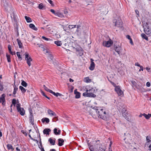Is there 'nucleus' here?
<instances>
[{
    "instance_id": "13d9d810",
    "label": "nucleus",
    "mask_w": 151,
    "mask_h": 151,
    "mask_svg": "<svg viewBox=\"0 0 151 151\" xmlns=\"http://www.w3.org/2000/svg\"><path fill=\"white\" fill-rule=\"evenodd\" d=\"M29 136L31 139L32 140L35 141H37V142H38V141L37 140H36L35 139H33V138L31 137V136L30 134H29Z\"/></svg>"
},
{
    "instance_id": "473e14b6",
    "label": "nucleus",
    "mask_w": 151,
    "mask_h": 151,
    "mask_svg": "<svg viewBox=\"0 0 151 151\" xmlns=\"http://www.w3.org/2000/svg\"><path fill=\"white\" fill-rule=\"evenodd\" d=\"M88 145L90 151H94L93 146L92 145H91L90 143H88Z\"/></svg>"
},
{
    "instance_id": "393cba45",
    "label": "nucleus",
    "mask_w": 151,
    "mask_h": 151,
    "mask_svg": "<svg viewBox=\"0 0 151 151\" xmlns=\"http://www.w3.org/2000/svg\"><path fill=\"white\" fill-rule=\"evenodd\" d=\"M41 121L42 123H44L45 122L46 123H48L50 122V120L48 118H44L42 119Z\"/></svg>"
},
{
    "instance_id": "8fccbe9b",
    "label": "nucleus",
    "mask_w": 151,
    "mask_h": 151,
    "mask_svg": "<svg viewBox=\"0 0 151 151\" xmlns=\"http://www.w3.org/2000/svg\"><path fill=\"white\" fill-rule=\"evenodd\" d=\"M16 101L15 99H13L12 100V104L14 106L16 104Z\"/></svg>"
},
{
    "instance_id": "ddd939ff",
    "label": "nucleus",
    "mask_w": 151,
    "mask_h": 151,
    "mask_svg": "<svg viewBox=\"0 0 151 151\" xmlns=\"http://www.w3.org/2000/svg\"><path fill=\"white\" fill-rule=\"evenodd\" d=\"M47 113L49 115H50V116H56V114L54 112L52 111L50 109H49L48 110Z\"/></svg>"
},
{
    "instance_id": "a211bd4d",
    "label": "nucleus",
    "mask_w": 151,
    "mask_h": 151,
    "mask_svg": "<svg viewBox=\"0 0 151 151\" xmlns=\"http://www.w3.org/2000/svg\"><path fill=\"white\" fill-rule=\"evenodd\" d=\"M95 65L94 62L92 61L91 63L90 67H89V69L91 70H93L95 68Z\"/></svg>"
},
{
    "instance_id": "cd10ccee",
    "label": "nucleus",
    "mask_w": 151,
    "mask_h": 151,
    "mask_svg": "<svg viewBox=\"0 0 151 151\" xmlns=\"http://www.w3.org/2000/svg\"><path fill=\"white\" fill-rule=\"evenodd\" d=\"M143 115L147 119H149L150 117H151V114H148L147 115L145 113H144Z\"/></svg>"
},
{
    "instance_id": "864d4df0",
    "label": "nucleus",
    "mask_w": 151,
    "mask_h": 151,
    "mask_svg": "<svg viewBox=\"0 0 151 151\" xmlns=\"http://www.w3.org/2000/svg\"><path fill=\"white\" fill-rule=\"evenodd\" d=\"M99 150L100 151H105V149L102 147V146H101L100 148L99 149Z\"/></svg>"
},
{
    "instance_id": "c03bdc74",
    "label": "nucleus",
    "mask_w": 151,
    "mask_h": 151,
    "mask_svg": "<svg viewBox=\"0 0 151 151\" xmlns=\"http://www.w3.org/2000/svg\"><path fill=\"white\" fill-rule=\"evenodd\" d=\"M16 53H17V55L18 58L19 59H20L21 60L22 59V58L21 56L20 55V53L19 52H17Z\"/></svg>"
},
{
    "instance_id": "603ef678",
    "label": "nucleus",
    "mask_w": 151,
    "mask_h": 151,
    "mask_svg": "<svg viewBox=\"0 0 151 151\" xmlns=\"http://www.w3.org/2000/svg\"><path fill=\"white\" fill-rule=\"evenodd\" d=\"M58 118L56 116H55V117L53 118L52 119V121L53 122H56V121H58Z\"/></svg>"
},
{
    "instance_id": "7c9ffc66",
    "label": "nucleus",
    "mask_w": 151,
    "mask_h": 151,
    "mask_svg": "<svg viewBox=\"0 0 151 151\" xmlns=\"http://www.w3.org/2000/svg\"><path fill=\"white\" fill-rule=\"evenodd\" d=\"M19 88L23 93H24L26 91V90L22 86H19Z\"/></svg>"
},
{
    "instance_id": "338daca9",
    "label": "nucleus",
    "mask_w": 151,
    "mask_h": 151,
    "mask_svg": "<svg viewBox=\"0 0 151 151\" xmlns=\"http://www.w3.org/2000/svg\"><path fill=\"white\" fill-rule=\"evenodd\" d=\"M126 37L129 40H131V39H132L131 38L130 36H129V35H127L126 36Z\"/></svg>"
},
{
    "instance_id": "09e8293b",
    "label": "nucleus",
    "mask_w": 151,
    "mask_h": 151,
    "mask_svg": "<svg viewBox=\"0 0 151 151\" xmlns=\"http://www.w3.org/2000/svg\"><path fill=\"white\" fill-rule=\"evenodd\" d=\"M50 11L52 13L54 14L55 16L56 15V14L57 13V12H55V11L53 9H51Z\"/></svg>"
},
{
    "instance_id": "0e129e2a",
    "label": "nucleus",
    "mask_w": 151,
    "mask_h": 151,
    "mask_svg": "<svg viewBox=\"0 0 151 151\" xmlns=\"http://www.w3.org/2000/svg\"><path fill=\"white\" fill-rule=\"evenodd\" d=\"M146 85L148 87H150V83L149 82H147L146 83Z\"/></svg>"
},
{
    "instance_id": "f3484780",
    "label": "nucleus",
    "mask_w": 151,
    "mask_h": 151,
    "mask_svg": "<svg viewBox=\"0 0 151 151\" xmlns=\"http://www.w3.org/2000/svg\"><path fill=\"white\" fill-rule=\"evenodd\" d=\"M58 145L60 146H62L63 145L64 142V140L63 139H58Z\"/></svg>"
},
{
    "instance_id": "79ce46f5",
    "label": "nucleus",
    "mask_w": 151,
    "mask_h": 151,
    "mask_svg": "<svg viewBox=\"0 0 151 151\" xmlns=\"http://www.w3.org/2000/svg\"><path fill=\"white\" fill-rule=\"evenodd\" d=\"M14 91L13 93L14 95H15L17 91V90H18V88H17L16 87V86H15V85H14Z\"/></svg>"
},
{
    "instance_id": "1a4fd4ad",
    "label": "nucleus",
    "mask_w": 151,
    "mask_h": 151,
    "mask_svg": "<svg viewBox=\"0 0 151 151\" xmlns=\"http://www.w3.org/2000/svg\"><path fill=\"white\" fill-rule=\"evenodd\" d=\"M5 94H3L0 97V103H2V104L4 105L5 104Z\"/></svg>"
},
{
    "instance_id": "4be33fe9",
    "label": "nucleus",
    "mask_w": 151,
    "mask_h": 151,
    "mask_svg": "<svg viewBox=\"0 0 151 151\" xmlns=\"http://www.w3.org/2000/svg\"><path fill=\"white\" fill-rule=\"evenodd\" d=\"M58 129L57 128H55L53 130L54 134L55 135H59L60 134L61 130L59 129L57 132Z\"/></svg>"
},
{
    "instance_id": "3c124183",
    "label": "nucleus",
    "mask_w": 151,
    "mask_h": 151,
    "mask_svg": "<svg viewBox=\"0 0 151 151\" xmlns=\"http://www.w3.org/2000/svg\"><path fill=\"white\" fill-rule=\"evenodd\" d=\"M81 27V26L80 25H78L77 26V29L76 30V31L78 32H79L80 31V27Z\"/></svg>"
},
{
    "instance_id": "6e6552de",
    "label": "nucleus",
    "mask_w": 151,
    "mask_h": 151,
    "mask_svg": "<svg viewBox=\"0 0 151 151\" xmlns=\"http://www.w3.org/2000/svg\"><path fill=\"white\" fill-rule=\"evenodd\" d=\"M113 44V42L111 40H108L107 41H104L103 42V45L104 46L109 47L111 46Z\"/></svg>"
},
{
    "instance_id": "a19ab883",
    "label": "nucleus",
    "mask_w": 151,
    "mask_h": 151,
    "mask_svg": "<svg viewBox=\"0 0 151 151\" xmlns=\"http://www.w3.org/2000/svg\"><path fill=\"white\" fill-rule=\"evenodd\" d=\"M21 85L24 87H26L27 86V83L24 81V80H22V81Z\"/></svg>"
},
{
    "instance_id": "774afa93",
    "label": "nucleus",
    "mask_w": 151,
    "mask_h": 151,
    "mask_svg": "<svg viewBox=\"0 0 151 151\" xmlns=\"http://www.w3.org/2000/svg\"><path fill=\"white\" fill-rule=\"evenodd\" d=\"M42 39H44V40H46V41H47L48 40V38H46V37H45L43 36L42 37Z\"/></svg>"
},
{
    "instance_id": "bb28decb",
    "label": "nucleus",
    "mask_w": 151,
    "mask_h": 151,
    "mask_svg": "<svg viewBox=\"0 0 151 151\" xmlns=\"http://www.w3.org/2000/svg\"><path fill=\"white\" fill-rule=\"evenodd\" d=\"M48 141L49 142L50 144L52 145H54L55 144V141L53 140L51 138L49 139Z\"/></svg>"
},
{
    "instance_id": "c756f323",
    "label": "nucleus",
    "mask_w": 151,
    "mask_h": 151,
    "mask_svg": "<svg viewBox=\"0 0 151 151\" xmlns=\"http://www.w3.org/2000/svg\"><path fill=\"white\" fill-rule=\"evenodd\" d=\"M38 7L40 9H43L45 8V6L43 5V4L42 3L39 4Z\"/></svg>"
},
{
    "instance_id": "bf43d9fd",
    "label": "nucleus",
    "mask_w": 151,
    "mask_h": 151,
    "mask_svg": "<svg viewBox=\"0 0 151 151\" xmlns=\"http://www.w3.org/2000/svg\"><path fill=\"white\" fill-rule=\"evenodd\" d=\"M39 137H40V146H39V148L40 149H41V148H42V143H41V139H40V134H39Z\"/></svg>"
},
{
    "instance_id": "052dcab7",
    "label": "nucleus",
    "mask_w": 151,
    "mask_h": 151,
    "mask_svg": "<svg viewBox=\"0 0 151 151\" xmlns=\"http://www.w3.org/2000/svg\"><path fill=\"white\" fill-rule=\"evenodd\" d=\"M21 132L25 136H27V133L24 132L23 130H21Z\"/></svg>"
},
{
    "instance_id": "7ed1b4c3",
    "label": "nucleus",
    "mask_w": 151,
    "mask_h": 151,
    "mask_svg": "<svg viewBox=\"0 0 151 151\" xmlns=\"http://www.w3.org/2000/svg\"><path fill=\"white\" fill-rule=\"evenodd\" d=\"M114 26L122 28L123 27L122 22L121 20H117L114 19L113 20Z\"/></svg>"
},
{
    "instance_id": "9d476101",
    "label": "nucleus",
    "mask_w": 151,
    "mask_h": 151,
    "mask_svg": "<svg viewBox=\"0 0 151 151\" xmlns=\"http://www.w3.org/2000/svg\"><path fill=\"white\" fill-rule=\"evenodd\" d=\"M29 113L30 114V116H29V120L30 123L31 124L33 125L34 124V117L33 116V115L32 113V110H30L29 111Z\"/></svg>"
},
{
    "instance_id": "f03ea898",
    "label": "nucleus",
    "mask_w": 151,
    "mask_h": 151,
    "mask_svg": "<svg viewBox=\"0 0 151 151\" xmlns=\"http://www.w3.org/2000/svg\"><path fill=\"white\" fill-rule=\"evenodd\" d=\"M91 109L89 111V114L92 116V117L94 118H96L97 117H98V110H99V107H94L92 108L91 106Z\"/></svg>"
},
{
    "instance_id": "6e6d98bb",
    "label": "nucleus",
    "mask_w": 151,
    "mask_h": 151,
    "mask_svg": "<svg viewBox=\"0 0 151 151\" xmlns=\"http://www.w3.org/2000/svg\"><path fill=\"white\" fill-rule=\"evenodd\" d=\"M47 1L52 5V6H53L54 4H53L52 1L51 0H47Z\"/></svg>"
},
{
    "instance_id": "4c0bfd02",
    "label": "nucleus",
    "mask_w": 151,
    "mask_h": 151,
    "mask_svg": "<svg viewBox=\"0 0 151 151\" xmlns=\"http://www.w3.org/2000/svg\"><path fill=\"white\" fill-rule=\"evenodd\" d=\"M85 81L86 83H90L91 82V80L88 77H86L84 78Z\"/></svg>"
},
{
    "instance_id": "f704fd0d",
    "label": "nucleus",
    "mask_w": 151,
    "mask_h": 151,
    "mask_svg": "<svg viewBox=\"0 0 151 151\" xmlns=\"http://www.w3.org/2000/svg\"><path fill=\"white\" fill-rule=\"evenodd\" d=\"M7 149L9 150L11 149L13 151L14 150V149L13 148L12 146L10 144H7Z\"/></svg>"
},
{
    "instance_id": "5fc2aeb1",
    "label": "nucleus",
    "mask_w": 151,
    "mask_h": 151,
    "mask_svg": "<svg viewBox=\"0 0 151 151\" xmlns=\"http://www.w3.org/2000/svg\"><path fill=\"white\" fill-rule=\"evenodd\" d=\"M8 49L9 50V53L10 52H12V50H11L12 48H11V45H8Z\"/></svg>"
},
{
    "instance_id": "c85d7f7f",
    "label": "nucleus",
    "mask_w": 151,
    "mask_h": 151,
    "mask_svg": "<svg viewBox=\"0 0 151 151\" xmlns=\"http://www.w3.org/2000/svg\"><path fill=\"white\" fill-rule=\"evenodd\" d=\"M51 93H52V94H53V95H54V96L56 97H58V96H60L62 95L61 93H55V92L53 91H52V92Z\"/></svg>"
},
{
    "instance_id": "37998d69",
    "label": "nucleus",
    "mask_w": 151,
    "mask_h": 151,
    "mask_svg": "<svg viewBox=\"0 0 151 151\" xmlns=\"http://www.w3.org/2000/svg\"><path fill=\"white\" fill-rule=\"evenodd\" d=\"M7 59V61L8 62H10L11 60V58H10V55H9L6 54V55Z\"/></svg>"
},
{
    "instance_id": "2eb2a0df",
    "label": "nucleus",
    "mask_w": 151,
    "mask_h": 151,
    "mask_svg": "<svg viewBox=\"0 0 151 151\" xmlns=\"http://www.w3.org/2000/svg\"><path fill=\"white\" fill-rule=\"evenodd\" d=\"M114 50L118 53V54L119 55L120 53V51L121 50V47L119 46L117 47L116 46H114Z\"/></svg>"
},
{
    "instance_id": "b1692460",
    "label": "nucleus",
    "mask_w": 151,
    "mask_h": 151,
    "mask_svg": "<svg viewBox=\"0 0 151 151\" xmlns=\"http://www.w3.org/2000/svg\"><path fill=\"white\" fill-rule=\"evenodd\" d=\"M17 42L19 48H23V46L22 43L21 42V40H19V39H17Z\"/></svg>"
},
{
    "instance_id": "423d86ee",
    "label": "nucleus",
    "mask_w": 151,
    "mask_h": 151,
    "mask_svg": "<svg viewBox=\"0 0 151 151\" xmlns=\"http://www.w3.org/2000/svg\"><path fill=\"white\" fill-rule=\"evenodd\" d=\"M145 27L144 28V32L147 35H149L151 33V30H150L149 28L148 24L146 23L145 25ZM143 27H144V26H143Z\"/></svg>"
},
{
    "instance_id": "dca6fc26",
    "label": "nucleus",
    "mask_w": 151,
    "mask_h": 151,
    "mask_svg": "<svg viewBox=\"0 0 151 151\" xmlns=\"http://www.w3.org/2000/svg\"><path fill=\"white\" fill-rule=\"evenodd\" d=\"M101 146H102V145L101 143H99V144H97L96 145H95L94 149L96 151H99V149L100 148Z\"/></svg>"
},
{
    "instance_id": "a878e982",
    "label": "nucleus",
    "mask_w": 151,
    "mask_h": 151,
    "mask_svg": "<svg viewBox=\"0 0 151 151\" xmlns=\"http://www.w3.org/2000/svg\"><path fill=\"white\" fill-rule=\"evenodd\" d=\"M29 27L30 28L35 30L36 31L37 30V28L36 27L35 25L32 24H30L29 25Z\"/></svg>"
},
{
    "instance_id": "6ab92c4d",
    "label": "nucleus",
    "mask_w": 151,
    "mask_h": 151,
    "mask_svg": "<svg viewBox=\"0 0 151 151\" xmlns=\"http://www.w3.org/2000/svg\"><path fill=\"white\" fill-rule=\"evenodd\" d=\"M146 145L148 147V150L151 151V141H147L146 143Z\"/></svg>"
},
{
    "instance_id": "e2e57ef3",
    "label": "nucleus",
    "mask_w": 151,
    "mask_h": 151,
    "mask_svg": "<svg viewBox=\"0 0 151 151\" xmlns=\"http://www.w3.org/2000/svg\"><path fill=\"white\" fill-rule=\"evenodd\" d=\"M139 67L140 69L139 70V71H140L141 70L143 71V67L141 65Z\"/></svg>"
},
{
    "instance_id": "de8ad7c7",
    "label": "nucleus",
    "mask_w": 151,
    "mask_h": 151,
    "mask_svg": "<svg viewBox=\"0 0 151 151\" xmlns=\"http://www.w3.org/2000/svg\"><path fill=\"white\" fill-rule=\"evenodd\" d=\"M4 89L3 85L2 83H0V90L2 91Z\"/></svg>"
},
{
    "instance_id": "f257e3e1",
    "label": "nucleus",
    "mask_w": 151,
    "mask_h": 151,
    "mask_svg": "<svg viewBox=\"0 0 151 151\" xmlns=\"http://www.w3.org/2000/svg\"><path fill=\"white\" fill-rule=\"evenodd\" d=\"M95 91V90L92 88L89 87L86 88V92L83 94V96H87L89 97H92L94 98L96 96V95L93 93Z\"/></svg>"
},
{
    "instance_id": "a18cd8bd",
    "label": "nucleus",
    "mask_w": 151,
    "mask_h": 151,
    "mask_svg": "<svg viewBox=\"0 0 151 151\" xmlns=\"http://www.w3.org/2000/svg\"><path fill=\"white\" fill-rule=\"evenodd\" d=\"M53 58V56L52 55H50L48 58V60L50 61L52 60Z\"/></svg>"
},
{
    "instance_id": "49530a36",
    "label": "nucleus",
    "mask_w": 151,
    "mask_h": 151,
    "mask_svg": "<svg viewBox=\"0 0 151 151\" xmlns=\"http://www.w3.org/2000/svg\"><path fill=\"white\" fill-rule=\"evenodd\" d=\"M41 93H42V95H43L44 96H45L46 98H47L48 99H50V98L49 97H48L47 96L45 95V94L44 92L43 91H41Z\"/></svg>"
},
{
    "instance_id": "72a5a7b5",
    "label": "nucleus",
    "mask_w": 151,
    "mask_h": 151,
    "mask_svg": "<svg viewBox=\"0 0 151 151\" xmlns=\"http://www.w3.org/2000/svg\"><path fill=\"white\" fill-rule=\"evenodd\" d=\"M56 16H57L60 18H63L64 17V16L63 14L58 12H57V13Z\"/></svg>"
},
{
    "instance_id": "9b49d317",
    "label": "nucleus",
    "mask_w": 151,
    "mask_h": 151,
    "mask_svg": "<svg viewBox=\"0 0 151 151\" xmlns=\"http://www.w3.org/2000/svg\"><path fill=\"white\" fill-rule=\"evenodd\" d=\"M73 49L75 51H76V52H78L79 53L78 54V55L80 56H81L83 55V53L82 52L81 49H82L80 47H78L75 48L74 47Z\"/></svg>"
},
{
    "instance_id": "0eeeda50",
    "label": "nucleus",
    "mask_w": 151,
    "mask_h": 151,
    "mask_svg": "<svg viewBox=\"0 0 151 151\" xmlns=\"http://www.w3.org/2000/svg\"><path fill=\"white\" fill-rule=\"evenodd\" d=\"M115 90L119 96L122 95L123 93V92L121 90L119 86H116L115 87Z\"/></svg>"
},
{
    "instance_id": "f8f14e48",
    "label": "nucleus",
    "mask_w": 151,
    "mask_h": 151,
    "mask_svg": "<svg viewBox=\"0 0 151 151\" xmlns=\"http://www.w3.org/2000/svg\"><path fill=\"white\" fill-rule=\"evenodd\" d=\"M122 112L124 117L127 120L128 118L127 119V115H128V114H127V112H126V109L124 108H123L122 109Z\"/></svg>"
},
{
    "instance_id": "c9c22d12",
    "label": "nucleus",
    "mask_w": 151,
    "mask_h": 151,
    "mask_svg": "<svg viewBox=\"0 0 151 151\" xmlns=\"http://www.w3.org/2000/svg\"><path fill=\"white\" fill-rule=\"evenodd\" d=\"M25 18L27 22L29 23L32 22L31 19L30 17L25 16Z\"/></svg>"
},
{
    "instance_id": "ea45409f",
    "label": "nucleus",
    "mask_w": 151,
    "mask_h": 151,
    "mask_svg": "<svg viewBox=\"0 0 151 151\" xmlns=\"http://www.w3.org/2000/svg\"><path fill=\"white\" fill-rule=\"evenodd\" d=\"M141 36L142 38L145 39L147 40H148V37L145 34L142 33L141 34Z\"/></svg>"
},
{
    "instance_id": "2f4dec72",
    "label": "nucleus",
    "mask_w": 151,
    "mask_h": 151,
    "mask_svg": "<svg viewBox=\"0 0 151 151\" xmlns=\"http://www.w3.org/2000/svg\"><path fill=\"white\" fill-rule=\"evenodd\" d=\"M55 44L57 45V46H61L62 45V43L61 41H55L54 42Z\"/></svg>"
},
{
    "instance_id": "aec40b11",
    "label": "nucleus",
    "mask_w": 151,
    "mask_h": 151,
    "mask_svg": "<svg viewBox=\"0 0 151 151\" xmlns=\"http://www.w3.org/2000/svg\"><path fill=\"white\" fill-rule=\"evenodd\" d=\"M74 93L76 94L75 98L76 99H78L80 98V93L79 92L77 91V89L74 90Z\"/></svg>"
},
{
    "instance_id": "4d7b16f0",
    "label": "nucleus",
    "mask_w": 151,
    "mask_h": 151,
    "mask_svg": "<svg viewBox=\"0 0 151 151\" xmlns=\"http://www.w3.org/2000/svg\"><path fill=\"white\" fill-rule=\"evenodd\" d=\"M135 12L136 14L137 15L138 17H139V12L137 10H136Z\"/></svg>"
},
{
    "instance_id": "5701e85b",
    "label": "nucleus",
    "mask_w": 151,
    "mask_h": 151,
    "mask_svg": "<svg viewBox=\"0 0 151 151\" xmlns=\"http://www.w3.org/2000/svg\"><path fill=\"white\" fill-rule=\"evenodd\" d=\"M104 114L103 115V116L100 117V118L104 119L106 120L107 119V114L105 110L104 109Z\"/></svg>"
},
{
    "instance_id": "39448f33",
    "label": "nucleus",
    "mask_w": 151,
    "mask_h": 151,
    "mask_svg": "<svg viewBox=\"0 0 151 151\" xmlns=\"http://www.w3.org/2000/svg\"><path fill=\"white\" fill-rule=\"evenodd\" d=\"M16 107L19 113L22 116L24 115L25 113V111L23 108L20 107V104H17Z\"/></svg>"
},
{
    "instance_id": "69168bd1",
    "label": "nucleus",
    "mask_w": 151,
    "mask_h": 151,
    "mask_svg": "<svg viewBox=\"0 0 151 151\" xmlns=\"http://www.w3.org/2000/svg\"><path fill=\"white\" fill-rule=\"evenodd\" d=\"M17 25V26L16 27H15V29H14L15 31L16 32H18V27Z\"/></svg>"
},
{
    "instance_id": "412c9836",
    "label": "nucleus",
    "mask_w": 151,
    "mask_h": 151,
    "mask_svg": "<svg viewBox=\"0 0 151 151\" xmlns=\"http://www.w3.org/2000/svg\"><path fill=\"white\" fill-rule=\"evenodd\" d=\"M51 131V130L49 129H45L43 131V133L47 135L49 134V132Z\"/></svg>"
},
{
    "instance_id": "58836bf2",
    "label": "nucleus",
    "mask_w": 151,
    "mask_h": 151,
    "mask_svg": "<svg viewBox=\"0 0 151 151\" xmlns=\"http://www.w3.org/2000/svg\"><path fill=\"white\" fill-rule=\"evenodd\" d=\"M131 84L133 86L135 87L136 88L137 87V84L135 81H131Z\"/></svg>"
},
{
    "instance_id": "4468645a",
    "label": "nucleus",
    "mask_w": 151,
    "mask_h": 151,
    "mask_svg": "<svg viewBox=\"0 0 151 151\" xmlns=\"http://www.w3.org/2000/svg\"><path fill=\"white\" fill-rule=\"evenodd\" d=\"M104 109H100L99 107V110H98V113H99V115H98V117H100L103 116V115L104 114Z\"/></svg>"
},
{
    "instance_id": "680f3d73",
    "label": "nucleus",
    "mask_w": 151,
    "mask_h": 151,
    "mask_svg": "<svg viewBox=\"0 0 151 151\" xmlns=\"http://www.w3.org/2000/svg\"><path fill=\"white\" fill-rule=\"evenodd\" d=\"M150 137H149L148 136H147L146 138V139L147 141H151V140H150Z\"/></svg>"
},
{
    "instance_id": "e433bc0d",
    "label": "nucleus",
    "mask_w": 151,
    "mask_h": 151,
    "mask_svg": "<svg viewBox=\"0 0 151 151\" xmlns=\"http://www.w3.org/2000/svg\"><path fill=\"white\" fill-rule=\"evenodd\" d=\"M43 87L44 88V89L45 90V91H47V92H50V93H51L52 92V91L48 89L47 87H46L45 85H43Z\"/></svg>"
},
{
    "instance_id": "20e7f679",
    "label": "nucleus",
    "mask_w": 151,
    "mask_h": 151,
    "mask_svg": "<svg viewBox=\"0 0 151 151\" xmlns=\"http://www.w3.org/2000/svg\"><path fill=\"white\" fill-rule=\"evenodd\" d=\"M25 60L27 61V63L28 66L30 67L31 65V61H32V59L29 56L28 53L26 52L25 54Z\"/></svg>"
}]
</instances>
